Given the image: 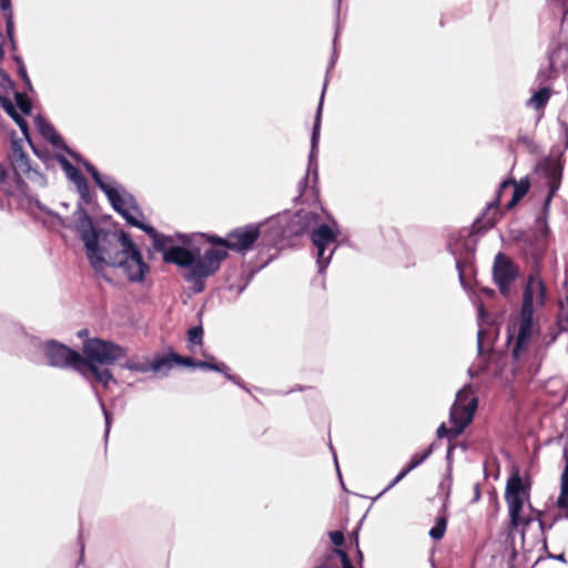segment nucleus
Listing matches in <instances>:
<instances>
[{
  "instance_id": "1",
  "label": "nucleus",
  "mask_w": 568,
  "mask_h": 568,
  "mask_svg": "<svg viewBox=\"0 0 568 568\" xmlns=\"http://www.w3.org/2000/svg\"><path fill=\"white\" fill-rule=\"evenodd\" d=\"M81 213L78 229L91 266L95 271H101L105 265L119 267L130 282H142L150 267L131 235L123 230H97L88 213L84 210Z\"/></svg>"
},
{
  "instance_id": "2",
  "label": "nucleus",
  "mask_w": 568,
  "mask_h": 568,
  "mask_svg": "<svg viewBox=\"0 0 568 568\" xmlns=\"http://www.w3.org/2000/svg\"><path fill=\"white\" fill-rule=\"evenodd\" d=\"M153 248L162 253L163 261L168 264H175L181 267H190L185 274L187 282H193V290L200 293L204 290V278L219 271L222 261L229 254L227 251L217 247L207 248L203 255L200 250H187L182 246L172 245L173 240L158 232V237H152Z\"/></svg>"
},
{
  "instance_id": "3",
  "label": "nucleus",
  "mask_w": 568,
  "mask_h": 568,
  "mask_svg": "<svg viewBox=\"0 0 568 568\" xmlns=\"http://www.w3.org/2000/svg\"><path fill=\"white\" fill-rule=\"evenodd\" d=\"M81 375L88 377L90 373L97 383L108 386L113 381V374L108 367L126 356L122 346L99 337L87 338L82 345Z\"/></svg>"
},
{
  "instance_id": "4",
  "label": "nucleus",
  "mask_w": 568,
  "mask_h": 568,
  "mask_svg": "<svg viewBox=\"0 0 568 568\" xmlns=\"http://www.w3.org/2000/svg\"><path fill=\"white\" fill-rule=\"evenodd\" d=\"M514 187L511 200L506 204L507 211L513 210L519 201L529 192L530 183L528 179L520 180L517 182L515 179H507L499 184L496 197L487 205L486 211L481 216L477 217L471 225L473 234H480L491 229L497 220L499 213V205L504 192Z\"/></svg>"
},
{
  "instance_id": "5",
  "label": "nucleus",
  "mask_w": 568,
  "mask_h": 568,
  "mask_svg": "<svg viewBox=\"0 0 568 568\" xmlns=\"http://www.w3.org/2000/svg\"><path fill=\"white\" fill-rule=\"evenodd\" d=\"M264 224H246L231 230L225 236L205 235L207 243L223 247L222 250L245 254L252 251L261 240L265 244Z\"/></svg>"
},
{
  "instance_id": "6",
  "label": "nucleus",
  "mask_w": 568,
  "mask_h": 568,
  "mask_svg": "<svg viewBox=\"0 0 568 568\" xmlns=\"http://www.w3.org/2000/svg\"><path fill=\"white\" fill-rule=\"evenodd\" d=\"M530 484L524 483L518 471L513 473L506 484L505 500L508 506L511 528L527 527L532 521L530 516H523L524 504L529 500Z\"/></svg>"
},
{
  "instance_id": "7",
  "label": "nucleus",
  "mask_w": 568,
  "mask_h": 568,
  "mask_svg": "<svg viewBox=\"0 0 568 568\" xmlns=\"http://www.w3.org/2000/svg\"><path fill=\"white\" fill-rule=\"evenodd\" d=\"M548 291L538 271H532L523 287L519 320H534L546 307Z\"/></svg>"
},
{
  "instance_id": "8",
  "label": "nucleus",
  "mask_w": 568,
  "mask_h": 568,
  "mask_svg": "<svg viewBox=\"0 0 568 568\" xmlns=\"http://www.w3.org/2000/svg\"><path fill=\"white\" fill-rule=\"evenodd\" d=\"M519 276V266L506 254L498 253L493 263V281L500 295L509 300L513 285Z\"/></svg>"
},
{
  "instance_id": "9",
  "label": "nucleus",
  "mask_w": 568,
  "mask_h": 568,
  "mask_svg": "<svg viewBox=\"0 0 568 568\" xmlns=\"http://www.w3.org/2000/svg\"><path fill=\"white\" fill-rule=\"evenodd\" d=\"M109 201L112 207L120 213L130 225L143 230L151 239L158 237V231L153 226L146 225L138 219V216L141 215V211L131 194L126 192L122 194L115 190V199Z\"/></svg>"
},
{
  "instance_id": "10",
  "label": "nucleus",
  "mask_w": 568,
  "mask_h": 568,
  "mask_svg": "<svg viewBox=\"0 0 568 568\" xmlns=\"http://www.w3.org/2000/svg\"><path fill=\"white\" fill-rule=\"evenodd\" d=\"M45 355L50 365L60 368H73L81 374L82 354L65 346L64 344L51 341L45 345Z\"/></svg>"
},
{
  "instance_id": "11",
  "label": "nucleus",
  "mask_w": 568,
  "mask_h": 568,
  "mask_svg": "<svg viewBox=\"0 0 568 568\" xmlns=\"http://www.w3.org/2000/svg\"><path fill=\"white\" fill-rule=\"evenodd\" d=\"M538 170L547 179L548 194L542 206V213L546 215L552 197L560 187L564 166L559 159H545L539 163Z\"/></svg>"
},
{
  "instance_id": "12",
  "label": "nucleus",
  "mask_w": 568,
  "mask_h": 568,
  "mask_svg": "<svg viewBox=\"0 0 568 568\" xmlns=\"http://www.w3.org/2000/svg\"><path fill=\"white\" fill-rule=\"evenodd\" d=\"M337 233L327 224H321L311 233V241L317 250V263L323 270L329 263L333 250L326 255V248L336 243Z\"/></svg>"
},
{
  "instance_id": "13",
  "label": "nucleus",
  "mask_w": 568,
  "mask_h": 568,
  "mask_svg": "<svg viewBox=\"0 0 568 568\" xmlns=\"http://www.w3.org/2000/svg\"><path fill=\"white\" fill-rule=\"evenodd\" d=\"M547 233L548 226L545 225L540 232L534 233L524 243L523 252L526 258L532 262V271L539 272V263L548 247Z\"/></svg>"
},
{
  "instance_id": "14",
  "label": "nucleus",
  "mask_w": 568,
  "mask_h": 568,
  "mask_svg": "<svg viewBox=\"0 0 568 568\" xmlns=\"http://www.w3.org/2000/svg\"><path fill=\"white\" fill-rule=\"evenodd\" d=\"M9 160L14 171L18 183H23L21 173L30 172L29 156L23 150L22 143L19 140H12L10 145Z\"/></svg>"
},
{
  "instance_id": "15",
  "label": "nucleus",
  "mask_w": 568,
  "mask_h": 568,
  "mask_svg": "<svg viewBox=\"0 0 568 568\" xmlns=\"http://www.w3.org/2000/svg\"><path fill=\"white\" fill-rule=\"evenodd\" d=\"M475 413L470 409H463L452 406L449 420L453 425L454 436H459L465 428L473 422Z\"/></svg>"
},
{
  "instance_id": "16",
  "label": "nucleus",
  "mask_w": 568,
  "mask_h": 568,
  "mask_svg": "<svg viewBox=\"0 0 568 568\" xmlns=\"http://www.w3.org/2000/svg\"><path fill=\"white\" fill-rule=\"evenodd\" d=\"M173 363L178 365L195 367L196 359L192 357L181 356L179 354H171L169 356L155 358L151 364V368L154 372H159L162 368H171Z\"/></svg>"
},
{
  "instance_id": "17",
  "label": "nucleus",
  "mask_w": 568,
  "mask_h": 568,
  "mask_svg": "<svg viewBox=\"0 0 568 568\" xmlns=\"http://www.w3.org/2000/svg\"><path fill=\"white\" fill-rule=\"evenodd\" d=\"M433 453V447L429 446L427 449H425L423 453H416L412 456L409 463L406 465V467L390 481V484L386 487L385 490L390 489L394 487L397 483H399L409 471L418 467L420 464H423Z\"/></svg>"
},
{
  "instance_id": "18",
  "label": "nucleus",
  "mask_w": 568,
  "mask_h": 568,
  "mask_svg": "<svg viewBox=\"0 0 568 568\" xmlns=\"http://www.w3.org/2000/svg\"><path fill=\"white\" fill-rule=\"evenodd\" d=\"M534 322H520V326L517 334L516 344L513 349V355L518 358L524 352L531 338Z\"/></svg>"
},
{
  "instance_id": "19",
  "label": "nucleus",
  "mask_w": 568,
  "mask_h": 568,
  "mask_svg": "<svg viewBox=\"0 0 568 568\" xmlns=\"http://www.w3.org/2000/svg\"><path fill=\"white\" fill-rule=\"evenodd\" d=\"M453 406L467 410L470 409L473 413L476 412L478 406V398L470 386H466L457 393Z\"/></svg>"
},
{
  "instance_id": "20",
  "label": "nucleus",
  "mask_w": 568,
  "mask_h": 568,
  "mask_svg": "<svg viewBox=\"0 0 568 568\" xmlns=\"http://www.w3.org/2000/svg\"><path fill=\"white\" fill-rule=\"evenodd\" d=\"M0 104L1 106L3 108V110L6 111V113L16 122V124L20 128V130L22 131V133L24 134V136L27 139H29V125H28V122L27 120L21 116L14 105L12 104V102L6 98V97H0Z\"/></svg>"
},
{
  "instance_id": "21",
  "label": "nucleus",
  "mask_w": 568,
  "mask_h": 568,
  "mask_svg": "<svg viewBox=\"0 0 568 568\" xmlns=\"http://www.w3.org/2000/svg\"><path fill=\"white\" fill-rule=\"evenodd\" d=\"M85 170L91 174L93 181L95 184L105 193L108 196V200H114L115 199V187L111 186L110 184L105 183L102 179V175L97 170L94 165L91 163H85Z\"/></svg>"
},
{
  "instance_id": "22",
  "label": "nucleus",
  "mask_w": 568,
  "mask_h": 568,
  "mask_svg": "<svg viewBox=\"0 0 568 568\" xmlns=\"http://www.w3.org/2000/svg\"><path fill=\"white\" fill-rule=\"evenodd\" d=\"M550 98V90L548 88L539 89L534 95L529 99L528 104L536 110L544 109Z\"/></svg>"
},
{
  "instance_id": "23",
  "label": "nucleus",
  "mask_w": 568,
  "mask_h": 568,
  "mask_svg": "<svg viewBox=\"0 0 568 568\" xmlns=\"http://www.w3.org/2000/svg\"><path fill=\"white\" fill-rule=\"evenodd\" d=\"M447 528V517L445 515L437 517L435 526L429 530V536L434 540H440Z\"/></svg>"
},
{
  "instance_id": "24",
  "label": "nucleus",
  "mask_w": 568,
  "mask_h": 568,
  "mask_svg": "<svg viewBox=\"0 0 568 568\" xmlns=\"http://www.w3.org/2000/svg\"><path fill=\"white\" fill-rule=\"evenodd\" d=\"M195 367L220 372L225 375H227V371H230L224 363H215L213 357L212 361H196Z\"/></svg>"
},
{
  "instance_id": "25",
  "label": "nucleus",
  "mask_w": 568,
  "mask_h": 568,
  "mask_svg": "<svg viewBox=\"0 0 568 568\" xmlns=\"http://www.w3.org/2000/svg\"><path fill=\"white\" fill-rule=\"evenodd\" d=\"M62 166H63L68 178L74 184H78V183L84 181L85 176L80 172L79 169H77L74 165H72L68 160L62 161Z\"/></svg>"
},
{
  "instance_id": "26",
  "label": "nucleus",
  "mask_w": 568,
  "mask_h": 568,
  "mask_svg": "<svg viewBox=\"0 0 568 568\" xmlns=\"http://www.w3.org/2000/svg\"><path fill=\"white\" fill-rule=\"evenodd\" d=\"M42 135L50 141L53 145H59L61 136L57 133L54 128L50 124H43L40 126Z\"/></svg>"
},
{
  "instance_id": "27",
  "label": "nucleus",
  "mask_w": 568,
  "mask_h": 568,
  "mask_svg": "<svg viewBox=\"0 0 568 568\" xmlns=\"http://www.w3.org/2000/svg\"><path fill=\"white\" fill-rule=\"evenodd\" d=\"M14 100L17 102L18 108L21 110L22 113L29 114L31 112L32 104L26 93L16 92Z\"/></svg>"
},
{
  "instance_id": "28",
  "label": "nucleus",
  "mask_w": 568,
  "mask_h": 568,
  "mask_svg": "<svg viewBox=\"0 0 568 568\" xmlns=\"http://www.w3.org/2000/svg\"><path fill=\"white\" fill-rule=\"evenodd\" d=\"M297 223L303 224V229L308 227L312 223H316L320 216L313 212H298L295 215Z\"/></svg>"
},
{
  "instance_id": "29",
  "label": "nucleus",
  "mask_w": 568,
  "mask_h": 568,
  "mask_svg": "<svg viewBox=\"0 0 568 568\" xmlns=\"http://www.w3.org/2000/svg\"><path fill=\"white\" fill-rule=\"evenodd\" d=\"M187 339L192 344L201 345L203 342V327L199 325L189 329Z\"/></svg>"
},
{
  "instance_id": "30",
  "label": "nucleus",
  "mask_w": 568,
  "mask_h": 568,
  "mask_svg": "<svg viewBox=\"0 0 568 568\" xmlns=\"http://www.w3.org/2000/svg\"><path fill=\"white\" fill-rule=\"evenodd\" d=\"M557 506L564 510L565 517L568 519V488L560 485V495L557 499Z\"/></svg>"
},
{
  "instance_id": "31",
  "label": "nucleus",
  "mask_w": 568,
  "mask_h": 568,
  "mask_svg": "<svg viewBox=\"0 0 568 568\" xmlns=\"http://www.w3.org/2000/svg\"><path fill=\"white\" fill-rule=\"evenodd\" d=\"M77 186V190L81 196V199L85 202V203H90L91 201V194H90V187H89V183H88V180L84 179V181L75 184Z\"/></svg>"
},
{
  "instance_id": "32",
  "label": "nucleus",
  "mask_w": 568,
  "mask_h": 568,
  "mask_svg": "<svg viewBox=\"0 0 568 568\" xmlns=\"http://www.w3.org/2000/svg\"><path fill=\"white\" fill-rule=\"evenodd\" d=\"M332 552L341 558L343 568H355L345 550L335 548L332 550Z\"/></svg>"
},
{
  "instance_id": "33",
  "label": "nucleus",
  "mask_w": 568,
  "mask_h": 568,
  "mask_svg": "<svg viewBox=\"0 0 568 568\" xmlns=\"http://www.w3.org/2000/svg\"><path fill=\"white\" fill-rule=\"evenodd\" d=\"M564 459H565V467L561 474V486H565L566 489H568V447L564 448Z\"/></svg>"
},
{
  "instance_id": "34",
  "label": "nucleus",
  "mask_w": 568,
  "mask_h": 568,
  "mask_svg": "<svg viewBox=\"0 0 568 568\" xmlns=\"http://www.w3.org/2000/svg\"><path fill=\"white\" fill-rule=\"evenodd\" d=\"M321 112H322V103L318 105L316 121L313 128V134H312V143L313 145L316 143L320 132V121H321Z\"/></svg>"
},
{
  "instance_id": "35",
  "label": "nucleus",
  "mask_w": 568,
  "mask_h": 568,
  "mask_svg": "<svg viewBox=\"0 0 568 568\" xmlns=\"http://www.w3.org/2000/svg\"><path fill=\"white\" fill-rule=\"evenodd\" d=\"M329 538H331V541L336 546V547H341L343 546L344 541H345V538H344V534L339 530H335V531H331L329 532Z\"/></svg>"
},
{
  "instance_id": "36",
  "label": "nucleus",
  "mask_w": 568,
  "mask_h": 568,
  "mask_svg": "<svg viewBox=\"0 0 568 568\" xmlns=\"http://www.w3.org/2000/svg\"><path fill=\"white\" fill-rule=\"evenodd\" d=\"M558 320H568V296L559 304Z\"/></svg>"
},
{
  "instance_id": "37",
  "label": "nucleus",
  "mask_w": 568,
  "mask_h": 568,
  "mask_svg": "<svg viewBox=\"0 0 568 568\" xmlns=\"http://www.w3.org/2000/svg\"><path fill=\"white\" fill-rule=\"evenodd\" d=\"M437 436L439 438L442 437H445V436H452V437H455L454 436V432H453V426L450 428H447L445 424H442L438 429H437Z\"/></svg>"
},
{
  "instance_id": "38",
  "label": "nucleus",
  "mask_w": 568,
  "mask_h": 568,
  "mask_svg": "<svg viewBox=\"0 0 568 568\" xmlns=\"http://www.w3.org/2000/svg\"><path fill=\"white\" fill-rule=\"evenodd\" d=\"M0 7L6 13H8V14L12 13L11 0H0Z\"/></svg>"
},
{
  "instance_id": "39",
  "label": "nucleus",
  "mask_w": 568,
  "mask_h": 568,
  "mask_svg": "<svg viewBox=\"0 0 568 568\" xmlns=\"http://www.w3.org/2000/svg\"><path fill=\"white\" fill-rule=\"evenodd\" d=\"M13 30L12 13L7 14V32L11 37Z\"/></svg>"
},
{
  "instance_id": "40",
  "label": "nucleus",
  "mask_w": 568,
  "mask_h": 568,
  "mask_svg": "<svg viewBox=\"0 0 568 568\" xmlns=\"http://www.w3.org/2000/svg\"><path fill=\"white\" fill-rule=\"evenodd\" d=\"M20 75L21 78L23 79V81L26 82L27 85H30V79L28 78V74H27V71L24 70V68H20Z\"/></svg>"
},
{
  "instance_id": "41",
  "label": "nucleus",
  "mask_w": 568,
  "mask_h": 568,
  "mask_svg": "<svg viewBox=\"0 0 568 568\" xmlns=\"http://www.w3.org/2000/svg\"><path fill=\"white\" fill-rule=\"evenodd\" d=\"M480 291H481L483 294H485L488 297H494L495 294H496L493 288H488V287H484Z\"/></svg>"
},
{
  "instance_id": "42",
  "label": "nucleus",
  "mask_w": 568,
  "mask_h": 568,
  "mask_svg": "<svg viewBox=\"0 0 568 568\" xmlns=\"http://www.w3.org/2000/svg\"><path fill=\"white\" fill-rule=\"evenodd\" d=\"M7 176V170L2 165H0V184L4 181Z\"/></svg>"
},
{
  "instance_id": "43",
  "label": "nucleus",
  "mask_w": 568,
  "mask_h": 568,
  "mask_svg": "<svg viewBox=\"0 0 568 568\" xmlns=\"http://www.w3.org/2000/svg\"><path fill=\"white\" fill-rule=\"evenodd\" d=\"M536 515H537V519L539 521V526H540L541 530H544L545 529V523L540 518L541 515H542L541 511H536Z\"/></svg>"
},
{
  "instance_id": "44",
  "label": "nucleus",
  "mask_w": 568,
  "mask_h": 568,
  "mask_svg": "<svg viewBox=\"0 0 568 568\" xmlns=\"http://www.w3.org/2000/svg\"><path fill=\"white\" fill-rule=\"evenodd\" d=\"M131 369H135V371H140V372H146L148 368L145 366H140V365H134V366H129Z\"/></svg>"
},
{
  "instance_id": "45",
  "label": "nucleus",
  "mask_w": 568,
  "mask_h": 568,
  "mask_svg": "<svg viewBox=\"0 0 568 568\" xmlns=\"http://www.w3.org/2000/svg\"><path fill=\"white\" fill-rule=\"evenodd\" d=\"M487 316H488V314H487V313H486V311L481 307V308L479 310V317H480L479 320H484V318H485V317H487Z\"/></svg>"
},
{
  "instance_id": "46",
  "label": "nucleus",
  "mask_w": 568,
  "mask_h": 568,
  "mask_svg": "<svg viewBox=\"0 0 568 568\" xmlns=\"http://www.w3.org/2000/svg\"><path fill=\"white\" fill-rule=\"evenodd\" d=\"M355 542H356V547H358L357 537L355 538ZM357 556L359 557L361 560L363 559V554L359 548H357Z\"/></svg>"
},
{
  "instance_id": "47",
  "label": "nucleus",
  "mask_w": 568,
  "mask_h": 568,
  "mask_svg": "<svg viewBox=\"0 0 568 568\" xmlns=\"http://www.w3.org/2000/svg\"><path fill=\"white\" fill-rule=\"evenodd\" d=\"M481 335H483V329L480 328L478 331V346L481 347Z\"/></svg>"
},
{
  "instance_id": "48",
  "label": "nucleus",
  "mask_w": 568,
  "mask_h": 568,
  "mask_svg": "<svg viewBox=\"0 0 568 568\" xmlns=\"http://www.w3.org/2000/svg\"><path fill=\"white\" fill-rule=\"evenodd\" d=\"M457 268L459 270V276H460V280H463V271H462V264H460V262H457Z\"/></svg>"
},
{
  "instance_id": "49",
  "label": "nucleus",
  "mask_w": 568,
  "mask_h": 568,
  "mask_svg": "<svg viewBox=\"0 0 568 568\" xmlns=\"http://www.w3.org/2000/svg\"><path fill=\"white\" fill-rule=\"evenodd\" d=\"M87 334H88V331H87V329L80 331V332L78 333V335H79L80 337L87 336Z\"/></svg>"
},
{
  "instance_id": "50",
  "label": "nucleus",
  "mask_w": 568,
  "mask_h": 568,
  "mask_svg": "<svg viewBox=\"0 0 568 568\" xmlns=\"http://www.w3.org/2000/svg\"><path fill=\"white\" fill-rule=\"evenodd\" d=\"M3 55V48H2V44L0 43V57Z\"/></svg>"
},
{
  "instance_id": "51",
  "label": "nucleus",
  "mask_w": 568,
  "mask_h": 568,
  "mask_svg": "<svg viewBox=\"0 0 568 568\" xmlns=\"http://www.w3.org/2000/svg\"><path fill=\"white\" fill-rule=\"evenodd\" d=\"M514 329H515V327H510V326H509V327H508V333H510V332H511V331H514ZM509 337H511V334H509Z\"/></svg>"
},
{
  "instance_id": "52",
  "label": "nucleus",
  "mask_w": 568,
  "mask_h": 568,
  "mask_svg": "<svg viewBox=\"0 0 568 568\" xmlns=\"http://www.w3.org/2000/svg\"><path fill=\"white\" fill-rule=\"evenodd\" d=\"M316 568H327L325 565H320Z\"/></svg>"
}]
</instances>
